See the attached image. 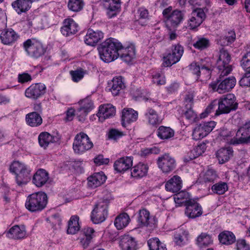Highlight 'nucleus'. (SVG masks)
<instances>
[{
    "label": "nucleus",
    "mask_w": 250,
    "mask_h": 250,
    "mask_svg": "<svg viewBox=\"0 0 250 250\" xmlns=\"http://www.w3.org/2000/svg\"><path fill=\"white\" fill-rule=\"evenodd\" d=\"M122 44L116 39L109 38L103 42L98 48L100 59L105 62H110L120 56Z\"/></svg>",
    "instance_id": "1"
},
{
    "label": "nucleus",
    "mask_w": 250,
    "mask_h": 250,
    "mask_svg": "<svg viewBox=\"0 0 250 250\" xmlns=\"http://www.w3.org/2000/svg\"><path fill=\"white\" fill-rule=\"evenodd\" d=\"M47 202L46 194L38 192L29 195L26 199L25 206L31 212L42 210L45 208Z\"/></svg>",
    "instance_id": "2"
},
{
    "label": "nucleus",
    "mask_w": 250,
    "mask_h": 250,
    "mask_svg": "<svg viewBox=\"0 0 250 250\" xmlns=\"http://www.w3.org/2000/svg\"><path fill=\"white\" fill-rule=\"evenodd\" d=\"M10 170L15 174L16 183L20 187L26 185L30 179L31 170L24 163L14 161L10 165Z\"/></svg>",
    "instance_id": "3"
},
{
    "label": "nucleus",
    "mask_w": 250,
    "mask_h": 250,
    "mask_svg": "<svg viewBox=\"0 0 250 250\" xmlns=\"http://www.w3.org/2000/svg\"><path fill=\"white\" fill-rule=\"evenodd\" d=\"M22 46L27 55L33 58H38L45 52L41 42L36 38L27 39L23 42Z\"/></svg>",
    "instance_id": "4"
},
{
    "label": "nucleus",
    "mask_w": 250,
    "mask_h": 250,
    "mask_svg": "<svg viewBox=\"0 0 250 250\" xmlns=\"http://www.w3.org/2000/svg\"><path fill=\"white\" fill-rule=\"evenodd\" d=\"M93 146V144L86 134L80 132L75 137L73 144L75 153L83 154L90 150Z\"/></svg>",
    "instance_id": "5"
},
{
    "label": "nucleus",
    "mask_w": 250,
    "mask_h": 250,
    "mask_svg": "<svg viewBox=\"0 0 250 250\" xmlns=\"http://www.w3.org/2000/svg\"><path fill=\"white\" fill-rule=\"evenodd\" d=\"M231 57L228 51L222 49L220 51L216 62V66L221 77L229 74L232 70V67L229 64Z\"/></svg>",
    "instance_id": "6"
},
{
    "label": "nucleus",
    "mask_w": 250,
    "mask_h": 250,
    "mask_svg": "<svg viewBox=\"0 0 250 250\" xmlns=\"http://www.w3.org/2000/svg\"><path fill=\"white\" fill-rule=\"evenodd\" d=\"M158 167L165 173H169L173 171L176 167L175 158L169 154L165 153L160 156L157 159Z\"/></svg>",
    "instance_id": "7"
},
{
    "label": "nucleus",
    "mask_w": 250,
    "mask_h": 250,
    "mask_svg": "<svg viewBox=\"0 0 250 250\" xmlns=\"http://www.w3.org/2000/svg\"><path fill=\"white\" fill-rule=\"evenodd\" d=\"M172 7L169 6L163 10V15L166 19L167 25L175 27L180 23L182 20L183 16L180 11L174 10L172 11Z\"/></svg>",
    "instance_id": "8"
},
{
    "label": "nucleus",
    "mask_w": 250,
    "mask_h": 250,
    "mask_svg": "<svg viewBox=\"0 0 250 250\" xmlns=\"http://www.w3.org/2000/svg\"><path fill=\"white\" fill-rule=\"evenodd\" d=\"M107 204L101 202L97 204L93 209L91 218L94 224H99L104 221L107 214Z\"/></svg>",
    "instance_id": "9"
},
{
    "label": "nucleus",
    "mask_w": 250,
    "mask_h": 250,
    "mask_svg": "<svg viewBox=\"0 0 250 250\" xmlns=\"http://www.w3.org/2000/svg\"><path fill=\"white\" fill-rule=\"evenodd\" d=\"M234 108V95L227 94L223 99L218 102V107L215 114L218 116L223 113H228Z\"/></svg>",
    "instance_id": "10"
},
{
    "label": "nucleus",
    "mask_w": 250,
    "mask_h": 250,
    "mask_svg": "<svg viewBox=\"0 0 250 250\" xmlns=\"http://www.w3.org/2000/svg\"><path fill=\"white\" fill-rule=\"evenodd\" d=\"M234 86V77H229L219 83H211L209 84V88L213 91H217L219 93H224L231 90Z\"/></svg>",
    "instance_id": "11"
},
{
    "label": "nucleus",
    "mask_w": 250,
    "mask_h": 250,
    "mask_svg": "<svg viewBox=\"0 0 250 250\" xmlns=\"http://www.w3.org/2000/svg\"><path fill=\"white\" fill-rule=\"evenodd\" d=\"M79 107L76 111V115L80 121L84 120V118L93 108V102L89 98H85L79 103Z\"/></svg>",
    "instance_id": "12"
},
{
    "label": "nucleus",
    "mask_w": 250,
    "mask_h": 250,
    "mask_svg": "<svg viewBox=\"0 0 250 250\" xmlns=\"http://www.w3.org/2000/svg\"><path fill=\"white\" fill-rule=\"evenodd\" d=\"M103 6L106 10L109 18H112L120 12L121 9L120 0H103Z\"/></svg>",
    "instance_id": "13"
},
{
    "label": "nucleus",
    "mask_w": 250,
    "mask_h": 250,
    "mask_svg": "<svg viewBox=\"0 0 250 250\" xmlns=\"http://www.w3.org/2000/svg\"><path fill=\"white\" fill-rule=\"evenodd\" d=\"M46 89L43 83L33 84L26 89L25 95L28 98L37 99L45 93Z\"/></svg>",
    "instance_id": "14"
},
{
    "label": "nucleus",
    "mask_w": 250,
    "mask_h": 250,
    "mask_svg": "<svg viewBox=\"0 0 250 250\" xmlns=\"http://www.w3.org/2000/svg\"><path fill=\"white\" fill-rule=\"evenodd\" d=\"M206 18L205 11L202 8H196L191 14V17L188 21V26L191 29L198 27Z\"/></svg>",
    "instance_id": "15"
},
{
    "label": "nucleus",
    "mask_w": 250,
    "mask_h": 250,
    "mask_svg": "<svg viewBox=\"0 0 250 250\" xmlns=\"http://www.w3.org/2000/svg\"><path fill=\"white\" fill-rule=\"evenodd\" d=\"M235 144L250 143V121L240 127L237 131Z\"/></svg>",
    "instance_id": "16"
},
{
    "label": "nucleus",
    "mask_w": 250,
    "mask_h": 250,
    "mask_svg": "<svg viewBox=\"0 0 250 250\" xmlns=\"http://www.w3.org/2000/svg\"><path fill=\"white\" fill-rule=\"evenodd\" d=\"M79 30L78 24L71 18L64 20L61 28L62 34L66 37L75 34Z\"/></svg>",
    "instance_id": "17"
},
{
    "label": "nucleus",
    "mask_w": 250,
    "mask_h": 250,
    "mask_svg": "<svg viewBox=\"0 0 250 250\" xmlns=\"http://www.w3.org/2000/svg\"><path fill=\"white\" fill-rule=\"evenodd\" d=\"M103 38L104 33L102 31L99 30L94 31L93 29H89L84 36V41L86 44L94 46Z\"/></svg>",
    "instance_id": "18"
},
{
    "label": "nucleus",
    "mask_w": 250,
    "mask_h": 250,
    "mask_svg": "<svg viewBox=\"0 0 250 250\" xmlns=\"http://www.w3.org/2000/svg\"><path fill=\"white\" fill-rule=\"evenodd\" d=\"M8 237L15 239L20 240L27 237L26 229L23 225H15L11 227L7 233Z\"/></svg>",
    "instance_id": "19"
},
{
    "label": "nucleus",
    "mask_w": 250,
    "mask_h": 250,
    "mask_svg": "<svg viewBox=\"0 0 250 250\" xmlns=\"http://www.w3.org/2000/svg\"><path fill=\"white\" fill-rule=\"evenodd\" d=\"M145 121L147 125L153 126H157L162 123V119L156 111L152 108H148L144 114Z\"/></svg>",
    "instance_id": "20"
},
{
    "label": "nucleus",
    "mask_w": 250,
    "mask_h": 250,
    "mask_svg": "<svg viewBox=\"0 0 250 250\" xmlns=\"http://www.w3.org/2000/svg\"><path fill=\"white\" fill-rule=\"evenodd\" d=\"M116 113L115 107L111 104L101 105L99 107L97 116L101 122H103L106 119L113 117Z\"/></svg>",
    "instance_id": "21"
},
{
    "label": "nucleus",
    "mask_w": 250,
    "mask_h": 250,
    "mask_svg": "<svg viewBox=\"0 0 250 250\" xmlns=\"http://www.w3.org/2000/svg\"><path fill=\"white\" fill-rule=\"evenodd\" d=\"M185 214L189 218L198 217L202 214L201 206L194 201H189L187 205Z\"/></svg>",
    "instance_id": "22"
},
{
    "label": "nucleus",
    "mask_w": 250,
    "mask_h": 250,
    "mask_svg": "<svg viewBox=\"0 0 250 250\" xmlns=\"http://www.w3.org/2000/svg\"><path fill=\"white\" fill-rule=\"evenodd\" d=\"M133 159L131 157H123L117 160L114 164V169L118 172L128 170L132 166Z\"/></svg>",
    "instance_id": "23"
},
{
    "label": "nucleus",
    "mask_w": 250,
    "mask_h": 250,
    "mask_svg": "<svg viewBox=\"0 0 250 250\" xmlns=\"http://www.w3.org/2000/svg\"><path fill=\"white\" fill-rule=\"evenodd\" d=\"M120 246L122 250H136L137 241L131 236L124 235L120 237Z\"/></svg>",
    "instance_id": "24"
},
{
    "label": "nucleus",
    "mask_w": 250,
    "mask_h": 250,
    "mask_svg": "<svg viewBox=\"0 0 250 250\" xmlns=\"http://www.w3.org/2000/svg\"><path fill=\"white\" fill-rule=\"evenodd\" d=\"M18 34L12 29L2 31L0 34V40L5 45H11L18 38Z\"/></svg>",
    "instance_id": "25"
},
{
    "label": "nucleus",
    "mask_w": 250,
    "mask_h": 250,
    "mask_svg": "<svg viewBox=\"0 0 250 250\" xmlns=\"http://www.w3.org/2000/svg\"><path fill=\"white\" fill-rule=\"evenodd\" d=\"M148 170L147 165L140 162L131 168V175L134 178L140 179L146 175Z\"/></svg>",
    "instance_id": "26"
},
{
    "label": "nucleus",
    "mask_w": 250,
    "mask_h": 250,
    "mask_svg": "<svg viewBox=\"0 0 250 250\" xmlns=\"http://www.w3.org/2000/svg\"><path fill=\"white\" fill-rule=\"evenodd\" d=\"M106 177L103 172H96L88 177V185L91 188L100 186L105 181Z\"/></svg>",
    "instance_id": "27"
},
{
    "label": "nucleus",
    "mask_w": 250,
    "mask_h": 250,
    "mask_svg": "<svg viewBox=\"0 0 250 250\" xmlns=\"http://www.w3.org/2000/svg\"><path fill=\"white\" fill-rule=\"evenodd\" d=\"M182 187V181L177 175H174L166 184L165 188L167 190L172 192L179 191Z\"/></svg>",
    "instance_id": "28"
},
{
    "label": "nucleus",
    "mask_w": 250,
    "mask_h": 250,
    "mask_svg": "<svg viewBox=\"0 0 250 250\" xmlns=\"http://www.w3.org/2000/svg\"><path fill=\"white\" fill-rule=\"evenodd\" d=\"M58 141V138L50 134L47 132H42L38 136L40 146L45 149L50 144L54 143Z\"/></svg>",
    "instance_id": "29"
},
{
    "label": "nucleus",
    "mask_w": 250,
    "mask_h": 250,
    "mask_svg": "<svg viewBox=\"0 0 250 250\" xmlns=\"http://www.w3.org/2000/svg\"><path fill=\"white\" fill-rule=\"evenodd\" d=\"M122 60L126 62H130L135 56V48L133 44H130L126 47H124L122 45V49L120 50V56Z\"/></svg>",
    "instance_id": "30"
},
{
    "label": "nucleus",
    "mask_w": 250,
    "mask_h": 250,
    "mask_svg": "<svg viewBox=\"0 0 250 250\" xmlns=\"http://www.w3.org/2000/svg\"><path fill=\"white\" fill-rule=\"evenodd\" d=\"M108 85L110 87L109 90L114 96L118 95L120 91L125 87L122 77L114 78Z\"/></svg>",
    "instance_id": "31"
},
{
    "label": "nucleus",
    "mask_w": 250,
    "mask_h": 250,
    "mask_svg": "<svg viewBox=\"0 0 250 250\" xmlns=\"http://www.w3.org/2000/svg\"><path fill=\"white\" fill-rule=\"evenodd\" d=\"M49 179L48 173L43 169H39L34 175L33 183L38 187L44 185Z\"/></svg>",
    "instance_id": "32"
},
{
    "label": "nucleus",
    "mask_w": 250,
    "mask_h": 250,
    "mask_svg": "<svg viewBox=\"0 0 250 250\" xmlns=\"http://www.w3.org/2000/svg\"><path fill=\"white\" fill-rule=\"evenodd\" d=\"M138 113L132 108H124L122 111V121L123 123L130 124L137 121Z\"/></svg>",
    "instance_id": "33"
},
{
    "label": "nucleus",
    "mask_w": 250,
    "mask_h": 250,
    "mask_svg": "<svg viewBox=\"0 0 250 250\" xmlns=\"http://www.w3.org/2000/svg\"><path fill=\"white\" fill-rule=\"evenodd\" d=\"M233 152L232 148L230 147L219 149L216 153V156L219 164H223L229 161L230 156H232Z\"/></svg>",
    "instance_id": "34"
},
{
    "label": "nucleus",
    "mask_w": 250,
    "mask_h": 250,
    "mask_svg": "<svg viewBox=\"0 0 250 250\" xmlns=\"http://www.w3.org/2000/svg\"><path fill=\"white\" fill-rule=\"evenodd\" d=\"M31 5V2L29 0H17L12 4L13 8L19 14L28 10Z\"/></svg>",
    "instance_id": "35"
},
{
    "label": "nucleus",
    "mask_w": 250,
    "mask_h": 250,
    "mask_svg": "<svg viewBox=\"0 0 250 250\" xmlns=\"http://www.w3.org/2000/svg\"><path fill=\"white\" fill-rule=\"evenodd\" d=\"M27 124L31 127H37L40 125L42 119L39 114L36 112H32L27 114L25 117Z\"/></svg>",
    "instance_id": "36"
},
{
    "label": "nucleus",
    "mask_w": 250,
    "mask_h": 250,
    "mask_svg": "<svg viewBox=\"0 0 250 250\" xmlns=\"http://www.w3.org/2000/svg\"><path fill=\"white\" fill-rule=\"evenodd\" d=\"M150 213L146 209H140L137 215V222L140 227H147L149 224Z\"/></svg>",
    "instance_id": "37"
},
{
    "label": "nucleus",
    "mask_w": 250,
    "mask_h": 250,
    "mask_svg": "<svg viewBox=\"0 0 250 250\" xmlns=\"http://www.w3.org/2000/svg\"><path fill=\"white\" fill-rule=\"evenodd\" d=\"M130 219L126 213H123L118 215L114 221V225L118 230L125 228L129 223Z\"/></svg>",
    "instance_id": "38"
},
{
    "label": "nucleus",
    "mask_w": 250,
    "mask_h": 250,
    "mask_svg": "<svg viewBox=\"0 0 250 250\" xmlns=\"http://www.w3.org/2000/svg\"><path fill=\"white\" fill-rule=\"evenodd\" d=\"M79 220V217L77 215L71 217L68 223L67 231L68 234H74L80 230V226Z\"/></svg>",
    "instance_id": "39"
},
{
    "label": "nucleus",
    "mask_w": 250,
    "mask_h": 250,
    "mask_svg": "<svg viewBox=\"0 0 250 250\" xmlns=\"http://www.w3.org/2000/svg\"><path fill=\"white\" fill-rule=\"evenodd\" d=\"M157 134L161 139H168L174 135V131L169 127L160 126L157 130Z\"/></svg>",
    "instance_id": "40"
},
{
    "label": "nucleus",
    "mask_w": 250,
    "mask_h": 250,
    "mask_svg": "<svg viewBox=\"0 0 250 250\" xmlns=\"http://www.w3.org/2000/svg\"><path fill=\"white\" fill-rule=\"evenodd\" d=\"M197 244L200 247L208 246L213 243L212 236L205 232L201 233L197 238Z\"/></svg>",
    "instance_id": "41"
},
{
    "label": "nucleus",
    "mask_w": 250,
    "mask_h": 250,
    "mask_svg": "<svg viewBox=\"0 0 250 250\" xmlns=\"http://www.w3.org/2000/svg\"><path fill=\"white\" fill-rule=\"evenodd\" d=\"M233 233L229 231H224L218 235L220 242L224 245H230L233 243Z\"/></svg>",
    "instance_id": "42"
},
{
    "label": "nucleus",
    "mask_w": 250,
    "mask_h": 250,
    "mask_svg": "<svg viewBox=\"0 0 250 250\" xmlns=\"http://www.w3.org/2000/svg\"><path fill=\"white\" fill-rule=\"evenodd\" d=\"M149 250H167L166 245L162 243L158 238H151L147 241Z\"/></svg>",
    "instance_id": "43"
},
{
    "label": "nucleus",
    "mask_w": 250,
    "mask_h": 250,
    "mask_svg": "<svg viewBox=\"0 0 250 250\" xmlns=\"http://www.w3.org/2000/svg\"><path fill=\"white\" fill-rule=\"evenodd\" d=\"M210 44L209 41L208 39L198 37L194 42L193 46L194 48L199 50H204L207 48Z\"/></svg>",
    "instance_id": "44"
},
{
    "label": "nucleus",
    "mask_w": 250,
    "mask_h": 250,
    "mask_svg": "<svg viewBox=\"0 0 250 250\" xmlns=\"http://www.w3.org/2000/svg\"><path fill=\"white\" fill-rule=\"evenodd\" d=\"M190 198V196L188 192L182 191L174 195V200L176 204L180 205L184 203L188 204L189 201H191Z\"/></svg>",
    "instance_id": "45"
},
{
    "label": "nucleus",
    "mask_w": 250,
    "mask_h": 250,
    "mask_svg": "<svg viewBox=\"0 0 250 250\" xmlns=\"http://www.w3.org/2000/svg\"><path fill=\"white\" fill-rule=\"evenodd\" d=\"M84 6L83 0H69L68 2V9L73 12L80 11Z\"/></svg>",
    "instance_id": "46"
},
{
    "label": "nucleus",
    "mask_w": 250,
    "mask_h": 250,
    "mask_svg": "<svg viewBox=\"0 0 250 250\" xmlns=\"http://www.w3.org/2000/svg\"><path fill=\"white\" fill-rule=\"evenodd\" d=\"M189 69L193 74L196 75L197 77L200 76V74L201 73L200 69H201L202 71L204 70L206 71L208 76L210 74V68L204 65L200 67L196 63H191L189 66Z\"/></svg>",
    "instance_id": "47"
},
{
    "label": "nucleus",
    "mask_w": 250,
    "mask_h": 250,
    "mask_svg": "<svg viewBox=\"0 0 250 250\" xmlns=\"http://www.w3.org/2000/svg\"><path fill=\"white\" fill-rule=\"evenodd\" d=\"M207 135V133L200 125H197L193 129L192 136L193 139L195 140H201Z\"/></svg>",
    "instance_id": "48"
},
{
    "label": "nucleus",
    "mask_w": 250,
    "mask_h": 250,
    "mask_svg": "<svg viewBox=\"0 0 250 250\" xmlns=\"http://www.w3.org/2000/svg\"><path fill=\"white\" fill-rule=\"evenodd\" d=\"M228 190V186L225 182H219L211 187L212 191L217 194H223Z\"/></svg>",
    "instance_id": "49"
},
{
    "label": "nucleus",
    "mask_w": 250,
    "mask_h": 250,
    "mask_svg": "<svg viewBox=\"0 0 250 250\" xmlns=\"http://www.w3.org/2000/svg\"><path fill=\"white\" fill-rule=\"evenodd\" d=\"M152 82L157 85L165 84L166 80L164 74L162 72H156L152 76Z\"/></svg>",
    "instance_id": "50"
},
{
    "label": "nucleus",
    "mask_w": 250,
    "mask_h": 250,
    "mask_svg": "<svg viewBox=\"0 0 250 250\" xmlns=\"http://www.w3.org/2000/svg\"><path fill=\"white\" fill-rule=\"evenodd\" d=\"M187 241V236L185 232L182 231L177 232L174 235V241L175 243L180 246L185 245Z\"/></svg>",
    "instance_id": "51"
},
{
    "label": "nucleus",
    "mask_w": 250,
    "mask_h": 250,
    "mask_svg": "<svg viewBox=\"0 0 250 250\" xmlns=\"http://www.w3.org/2000/svg\"><path fill=\"white\" fill-rule=\"evenodd\" d=\"M216 177L215 171L212 169H209L203 175L202 179L205 183H211L214 181Z\"/></svg>",
    "instance_id": "52"
},
{
    "label": "nucleus",
    "mask_w": 250,
    "mask_h": 250,
    "mask_svg": "<svg viewBox=\"0 0 250 250\" xmlns=\"http://www.w3.org/2000/svg\"><path fill=\"white\" fill-rule=\"evenodd\" d=\"M222 138L228 144H234V137L233 132L228 130H223L220 133Z\"/></svg>",
    "instance_id": "53"
},
{
    "label": "nucleus",
    "mask_w": 250,
    "mask_h": 250,
    "mask_svg": "<svg viewBox=\"0 0 250 250\" xmlns=\"http://www.w3.org/2000/svg\"><path fill=\"white\" fill-rule=\"evenodd\" d=\"M175 54L173 53V52L171 51V53H168L166 56L164 57L163 64L164 66H170L172 64L177 63L179 61L174 60V58L176 55H175Z\"/></svg>",
    "instance_id": "54"
},
{
    "label": "nucleus",
    "mask_w": 250,
    "mask_h": 250,
    "mask_svg": "<svg viewBox=\"0 0 250 250\" xmlns=\"http://www.w3.org/2000/svg\"><path fill=\"white\" fill-rule=\"evenodd\" d=\"M70 74L73 82H78L83 78L84 72L82 69H79L70 71Z\"/></svg>",
    "instance_id": "55"
},
{
    "label": "nucleus",
    "mask_w": 250,
    "mask_h": 250,
    "mask_svg": "<svg viewBox=\"0 0 250 250\" xmlns=\"http://www.w3.org/2000/svg\"><path fill=\"white\" fill-rule=\"evenodd\" d=\"M171 51L173 52V53L175 54V55H176L175 58H174V60L180 61L181 57L183 54V47L179 44H175L172 46Z\"/></svg>",
    "instance_id": "56"
},
{
    "label": "nucleus",
    "mask_w": 250,
    "mask_h": 250,
    "mask_svg": "<svg viewBox=\"0 0 250 250\" xmlns=\"http://www.w3.org/2000/svg\"><path fill=\"white\" fill-rule=\"evenodd\" d=\"M218 106V103L215 100L212 102L206 109L204 112L200 114L201 118H205L207 117L211 112L214 110L217 106Z\"/></svg>",
    "instance_id": "57"
},
{
    "label": "nucleus",
    "mask_w": 250,
    "mask_h": 250,
    "mask_svg": "<svg viewBox=\"0 0 250 250\" xmlns=\"http://www.w3.org/2000/svg\"><path fill=\"white\" fill-rule=\"evenodd\" d=\"M239 84L242 87H250V70H246L244 76L239 81Z\"/></svg>",
    "instance_id": "58"
},
{
    "label": "nucleus",
    "mask_w": 250,
    "mask_h": 250,
    "mask_svg": "<svg viewBox=\"0 0 250 250\" xmlns=\"http://www.w3.org/2000/svg\"><path fill=\"white\" fill-rule=\"evenodd\" d=\"M193 4L195 6L201 7L204 11H207V7L210 6V2L209 0H193Z\"/></svg>",
    "instance_id": "59"
},
{
    "label": "nucleus",
    "mask_w": 250,
    "mask_h": 250,
    "mask_svg": "<svg viewBox=\"0 0 250 250\" xmlns=\"http://www.w3.org/2000/svg\"><path fill=\"white\" fill-rule=\"evenodd\" d=\"M160 152V149L156 147L153 146L150 148H145L142 149L141 152L142 156H146L150 154H157Z\"/></svg>",
    "instance_id": "60"
},
{
    "label": "nucleus",
    "mask_w": 250,
    "mask_h": 250,
    "mask_svg": "<svg viewBox=\"0 0 250 250\" xmlns=\"http://www.w3.org/2000/svg\"><path fill=\"white\" fill-rule=\"evenodd\" d=\"M241 65L245 70H250V51L243 57Z\"/></svg>",
    "instance_id": "61"
},
{
    "label": "nucleus",
    "mask_w": 250,
    "mask_h": 250,
    "mask_svg": "<svg viewBox=\"0 0 250 250\" xmlns=\"http://www.w3.org/2000/svg\"><path fill=\"white\" fill-rule=\"evenodd\" d=\"M200 125L207 133V135H208V133L214 128L216 123L214 121H210L208 122H204Z\"/></svg>",
    "instance_id": "62"
},
{
    "label": "nucleus",
    "mask_w": 250,
    "mask_h": 250,
    "mask_svg": "<svg viewBox=\"0 0 250 250\" xmlns=\"http://www.w3.org/2000/svg\"><path fill=\"white\" fill-rule=\"evenodd\" d=\"M97 233L95 230L90 227L84 228L83 230V235L85 237L90 238L91 240L94 237L96 236Z\"/></svg>",
    "instance_id": "63"
},
{
    "label": "nucleus",
    "mask_w": 250,
    "mask_h": 250,
    "mask_svg": "<svg viewBox=\"0 0 250 250\" xmlns=\"http://www.w3.org/2000/svg\"><path fill=\"white\" fill-rule=\"evenodd\" d=\"M123 135V133L122 132L119 131L115 129H111L108 134V138L114 140L118 139Z\"/></svg>",
    "instance_id": "64"
}]
</instances>
